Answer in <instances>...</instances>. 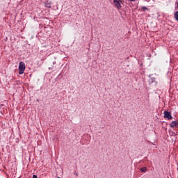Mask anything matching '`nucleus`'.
Here are the masks:
<instances>
[{"mask_svg": "<svg viewBox=\"0 0 178 178\" xmlns=\"http://www.w3.org/2000/svg\"><path fill=\"white\" fill-rule=\"evenodd\" d=\"M18 70L19 74H23L24 73V70H26V64H24V62H19Z\"/></svg>", "mask_w": 178, "mask_h": 178, "instance_id": "1", "label": "nucleus"}, {"mask_svg": "<svg viewBox=\"0 0 178 178\" xmlns=\"http://www.w3.org/2000/svg\"><path fill=\"white\" fill-rule=\"evenodd\" d=\"M149 86H156V84H158V83L156 82V79L155 77H152V74H149Z\"/></svg>", "mask_w": 178, "mask_h": 178, "instance_id": "2", "label": "nucleus"}, {"mask_svg": "<svg viewBox=\"0 0 178 178\" xmlns=\"http://www.w3.org/2000/svg\"><path fill=\"white\" fill-rule=\"evenodd\" d=\"M113 3L117 9H122V3H123L122 0H113Z\"/></svg>", "mask_w": 178, "mask_h": 178, "instance_id": "3", "label": "nucleus"}, {"mask_svg": "<svg viewBox=\"0 0 178 178\" xmlns=\"http://www.w3.org/2000/svg\"><path fill=\"white\" fill-rule=\"evenodd\" d=\"M164 119H168V120H170V119H173L172 116V113L170 111H164Z\"/></svg>", "mask_w": 178, "mask_h": 178, "instance_id": "4", "label": "nucleus"}, {"mask_svg": "<svg viewBox=\"0 0 178 178\" xmlns=\"http://www.w3.org/2000/svg\"><path fill=\"white\" fill-rule=\"evenodd\" d=\"M170 127H171L172 129L175 128V127H178V120H175L171 122V123L170 124Z\"/></svg>", "mask_w": 178, "mask_h": 178, "instance_id": "5", "label": "nucleus"}, {"mask_svg": "<svg viewBox=\"0 0 178 178\" xmlns=\"http://www.w3.org/2000/svg\"><path fill=\"white\" fill-rule=\"evenodd\" d=\"M169 133H170V137H176V136H177V134H178L177 132H175L172 130H169Z\"/></svg>", "mask_w": 178, "mask_h": 178, "instance_id": "6", "label": "nucleus"}, {"mask_svg": "<svg viewBox=\"0 0 178 178\" xmlns=\"http://www.w3.org/2000/svg\"><path fill=\"white\" fill-rule=\"evenodd\" d=\"M44 5L46 8H51V1H44Z\"/></svg>", "mask_w": 178, "mask_h": 178, "instance_id": "7", "label": "nucleus"}, {"mask_svg": "<svg viewBox=\"0 0 178 178\" xmlns=\"http://www.w3.org/2000/svg\"><path fill=\"white\" fill-rule=\"evenodd\" d=\"M148 169L147 167H142L140 168V170L142 173H145Z\"/></svg>", "mask_w": 178, "mask_h": 178, "instance_id": "8", "label": "nucleus"}, {"mask_svg": "<svg viewBox=\"0 0 178 178\" xmlns=\"http://www.w3.org/2000/svg\"><path fill=\"white\" fill-rule=\"evenodd\" d=\"M174 17L175 19V20L177 22H178V11H176L175 13H174Z\"/></svg>", "mask_w": 178, "mask_h": 178, "instance_id": "9", "label": "nucleus"}, {"mask_svg": "<svg viewBox=\"0 0 178 178\" xmlns=\"http://www.w3.org/2000/svg\"><path fill=\"white\" fill-rule=\"evenodd\" d=\"M142 10H143L144 12H145V10H148V8H147L146 6H143V7H142Z\"/></svg>", "mask_w": 178, "mask_h": 178, "instance_id": "10", "label": "nucleus"}, {"mask_svg": "<svg viewBox=\"0 0 178 178\" xmlns=\"http://www.w3.org/2000/svg\"><path fill=\"white\" fill-rule=\"evenodd\" d=\"M56 66L52 65L51 67H49V70H52V69H55Z\"/></svg>", "mask_w": 178, "mask_h": 178, "instance_id": "11", "label": "nucleus"}, {"mask_svg": "<svg viewBox=\"0 0 178 178\" xmlns=\"http://www.w3.org/2000/svg\"><path fill=\"white\" fill-rule=\"evenodd\" d=\"M33 178H38V177H37V175H33Z\"/></svg>", "mask_w": 178, "mask_h": 178, "instance_id": "12", "label": "nucleus"}, {"mask_svg": "<svg viewBox=\"0 0 178 178\" xmlns=\"http://www.w3.org/2000/svg\"><path fill=\"white\" fill-rule=\"evenodd\" d=\"M54 65H56V61H53V66H54Z\"/></svg>", "mask_w": 178, "mask_h": 178, "instance_id": "13", "label": "nucleus"}, {"mask_svg": "<svg viewBox=\"0 0 178 178\" xmlns=\"http://www.w3.org/2000/svg\"><path fill=\"white\" fill-rule=\"evenodd\" d=\"M74 175H75V176H79V173H77V172H75Z\"/></svg>", "mask_w": 178, "mask_h": 178, "instance_id": "14", "label": "nucleus"}, {"mask_svg": "<svg viewBox=\"0 0 178 178\" xmlns=\"http://www.w3.org/2000/svg\"><path fill=\"white\" fill-rule=\"evenodd\" d=\"M140 162H143V161H140L139 163H140Z\"/></svg>", "mask_w": 178, "mask_h": 178, "instance_id": "15", "label": "nucleus"}, {"mask_svg": "<svg viewBox=\"0 0 178 178\" xmlns=\"http://www.w3.org/2000/svg\"><path fill=\"white\" fill-rule=\"evenodd\" d=\"M145 159H147V157H145Z\"/></svg>", "mask_w": 178, "mask_h": 178, "instance_id": "16", "label": "nucleus"}]
</instances>
